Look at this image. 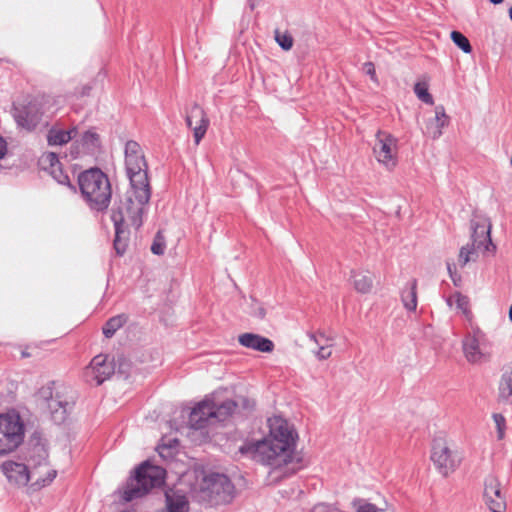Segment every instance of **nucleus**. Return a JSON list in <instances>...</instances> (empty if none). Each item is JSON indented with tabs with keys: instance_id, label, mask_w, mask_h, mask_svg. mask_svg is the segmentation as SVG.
I'll list each match as a JSON object with an SVG mask.
<instances>
[{
	"instance_id": "nucleus-52",
	"label": "nucleus",
	"mask_w": 512,
	"mask_h": 512,
	"mask_svg": "<svg viewBox=\"0 0 512 512\" xmlns=\"http://www.w3.org/2000/svg\"><path fill=\"white\" fill-rule=\"evenodd\" d=\"M248 403H249V401H248L247 399H244V405H245L246 407H248Z\"/></svg>"
},
{
	"instance_id": "nucleus-26",
	"label": "nucleus",
	"mask_w": 512,
	"mask_h": 512,
	"mask_svg": "<svg viewBox=\"0 0 512 512\" xmlns=\"http://www.w3.org/2000/svg\"><path fill=\"white\" fill-rule=\"evenodd\" d=\"M351 278H353V285L357 292L366 294L371 291L373 280L370 276L352 271Z\"/></svg>"
},
{
	"instance_id": "nucleus-10",
	"label": "nucleus",
	"mask_w": 512,
	"mask_h": 512,
	"mask_svg": "<svg viewBox=\"0 0 512 512\" xmlns=\"http://www.w3.org/2000/svg\"><path fill=\"white\" fill-rule=\"evenodd\" d=\"M12 115L19 127L32 131L40 123L43 112L41 105L32 100L24 105H13Z\"/></svg>"
},
{
	"instance_id": "nucleus-32",
	"label": "nucleus",
	"mask_w": 512,
	"mask_h": 512,
	"mask_svg": "<svg viewBox=\"0 0 512 512\" xmlns=\"http://www.w3.org/2000/svg\"><path fill=\"white\" fill-rule=\"evenodd\" d=\"M414 93L422 102L429 105L433 104L434 100L432 95L428 91V86L426 83L417 82L414 85Z\"/></svg>"
},
{
	"instance_id": "nucleus-3",
	"label": "nucleus",
	"mask_w": 512,
	"mask_h": 512,
	"mask_svg": "<svg viewBox=\"0 0 512 512\" xmlns=\"http://www.w3.org/2000/svg\"><path fill=\"white\" fill-rule=\"evenodd\" d=\"M78 186L88 207L104 212L109 207L112 189L108 176L99 168H90L78 176Z\"/></svg>"
},
{
	"instance_id": "nucleus-12",
	"label": "nucleus",
	"mask_w": 512,
	"mask_h": 512,
	"mask_svg": "<svg viewBox=\"0 0 512 512\" xmlns=\"http://www.w3.org/2000/svg\"><path fill=\"white\" fill-rule=\"evenodd\" d=\"M483 498L491 512L506 511V497L502 492L501 483L496 476L488 475L485 478Z\"/></svg>"
},
{
	"instance_id": "nucleus-40",
	"label": "nucleus",
	"mask_w": 512,
	"mask_h": 512,
	"mask_svg": "<svg viewBox=\"0 0 512 512\" xmlns=\"http://www.w3.org/2000/svg\"><path fill=\"white\" fill-rule=\"evenodd\" d=\"M250 314L257 319L262 320L266 316V310L260 303L253 301Z\"/></svg>"
},
{
	"instance_id": "nucleus-14",
	"label": "nucleus",
	"mask_w": 512,
	"mask_h": 512,
	"mask_svg": "<svg viewBox=\"0 0 512 512\" xmlns=\"http://www.w3.org/2000/svg\"><path fill=\"white\" fill-rule=\"evenodd\" d=\"M186 124L192 129L194 142L198 145L205 136L209 126V119L203 108L194 103L187 113Z\"/></svg>"
},
{
	"instance_id": "nucleus-34",
	"label": "nucleus",
	"mask_w": 512,
	"mask_h": 512,
	"mask_svg": "<svg viewBox=\"0 0 512 512\" xmlns=\"http://www.w3.org/2000/svg\"><path fill=\"white\" fill-rule=\"evenodd\" d=\"M308 337L318 347L321 346H333L334 339L325 335L323 332L308 333Z\"/></svg>"
},
{
	"instance_id": "nucleus-31",
	"label": "nucleus",
	"mask_w": 512,
	"mask_h": 512,
	"mask_svg": "<svg viewBox=\"0 0 512 512\" xmlns=\"http://www.w3.org/2000/svg\"><path fill=\"white\" fill-rule=\"evenodd\" d=\"M50 174L59 184L67 186L73 191H76L75 186L71 183L68 174L63 171L61 165L51 169Z\"/></svg>"
},
{
	"instance_id": "nucleus-36",
	"label": "nucleus",
	"mask_w": 512,
	"mask_h": 512,
	"mask_svg": "<svg viewBox=\"0 0 512 512\" xmlns=\"http://www.w3.org/2000/svg\"><path fill=\"white\" fill-rule=\"evenodd\" d=\"M166 248L165 237L163 236L161 231H158L154 237L153 243L151 245V252L155 255H163Z\"/></svg>"
},
{
	"instance_id": "nucleus-22",
	"label": "nucleus",
	"mask_w": 512,
	"mask_h": 512,
	"mask_svg": "<svg viewBox=\"0 0 512 512\" xmlns=\"http://www.w3.org/2000/svg\"><path fill=\"white\" fill-rule=\"evenodd\" d=\"M77 131L76 129L71 130H59L52 128L48 131L47 142L50 146L64 145L72 140Z\"/></svg>"
},
{
	"instance_id": "nucleus-50",
	"label": "nucleus",
	"mask_w": 512,
	"mask_h": 512,
	"mask_svg": "<svg viewBox=\"0 0 512 512\" xmlns=\"http://www.w3.org/2000/svg\"><path fill=\"white\" fill-rule=\"evenodd\" d=\"M509 16H510V19L512 21V5H511V8L509 9Z\"/></svg>"
},
{
	"instance_id": "nucleus-8",
	"label": "nucleus",
	"mask_w": 512,
	"mask_h": 512,
	"mask_svg": "<svg viewBox=\"0 0 512 512\" xmlns=\"http://www.w3.org/2000/svg\"><path fill=\"white\" fill-rule=\"evenodd\" d=\"M431 460L443 476H448L460 464V457L453 452L442 439L435 440L432 447Z\"/></svg>"
},
{
	"instance_id": "nucleus-33",
	"label": "nucleus",
	"mask_w": 512,
	"mask_h": 512,
	"mask_svg": "<svg viewBox=\"0 0 512 512\" xmlns=\"http://www.w3.org/2000/svg\"><path fill=\"white\" fill-rule=\"evenodd\" d=\"M113 364H115V373L118 376H121L124 379L128 378L131 364L125 357L119 356L116 362H113Z\"/></svg>"
},
{
	"instance_id": "nucleus-6",
	"label": "nucleus",
	"mask_w": 512,
	"mask_h": 512,
	"mask_svg": "<svg viewBox=\"0 0 512 512\" xmlns=\"http://www.w3.org/2000/svg\"><path fill=\"white\" fill-rule=\"evenodd\" d=\"M24 440V424L19 414L0 415V455L10 453Z\"/></svg>"
},
{
	"instance_id": "nucleus-44",
	"label": "nucleus",
	"mask_w": 512,
	"mask_h": 512,
	"mask_svg": "<svg viewBox=\"0 0 512 512\" xmlns=\"http://www.w3.org/2000/svg\"><path fill=\"white\" fill-rule=\"evenodd\" d=\"M311 512H333L332 507L325 503L316 504Z\"/></svg>"
},
{
	"instance_id": "nucleus-11",
	"label": "nucleus",
	"mask_w": 512,
	"mask_h": 512,
	"mask_svg": "<svg viewBox=\"0 0 512 512\" xmlns=\"http://www.w3.org/2000/svg\"><path fill=\"white\" fill-rule=\"evenodd\" d=\"M115 374V364L108 361V356L96 355L90 364L84 370V377L87 382H94L95 385H101L104 381Z\"/></svg>"
},
{
	"instance_id": "nucleus-20",
	"label": "nucleus",
	"mask_w": 512,
	"mask_h": 512,
	"mask_svg": "<svg viewBox=\"0 0 512 512\" xmlns=\"http://www.w3.org/2000/svg\"><path fill=\"white\" fill-rule=\"evenodd\" d=\"M189 502L184 494L175 491L165 493V508L157 512H188Z\"/></svg>"
},
{
	"instance_id": "nucleus-15",
	"label": "nucleus",
	"mask_w": 512,
	"mask_h": 512,
	"mask_svg": "<svg viewBox=\"0 0 512 512\" xmlns=\"http://www.w3.org/2000/svg\"><path fill=\"white\" fill-rule=\"evenodd\" d=\"M471 240L478 249L484 248L486 251L495 250L496 247L491 240V225L488 219L471 220Z\"/></svg>"
},
{
	"instance_id": "nucleus-45",
	"label": "nucleus",
	"mask_w": 512,
	"mask_h": 512,
	"mask_svg": "<svg viewBox=\"0 0 512 512\" xmlns=\"http://www.w3.org/2000/svg\"><path fill=\"white\" fill-rule=\"evenodd\" d=\"M7 152V143L2 136H0V159L4 158Z\"/></svg>"
},
{
	"instance_id": "nucleus-5",
	"label": "nucleus",
	"mask_w": 512,
	"mask_h": 512,
	"mask_svg": "<svg viewBox=\"0 0 512 512\" xmlns=\"http://www.w3.org/2000/svg\"><path fill=\"white\" fill-rule=\"evenodd\" d=\"M236 407L237 403L231 399L221 403L204 399L190 412L189 424L195 430L204 429L209 425L225 421L232 415Z\"/></svg>"
},
{
	"instance_id": "nucleus-39",
	"label": "nucleus",
	"mask_w": 512,
	"mask_h": 512,
	"mask_svg": "<svg viewBox=\"0 0 512 512\" xmlns=\"http://www.w3.org/2000/svg\"><path fill=\"white\" fill-rule=\"evenodd\" d=\"M453 297L456 300V306L460 309L464 314L469 312V299L467 296L462 295L460 292H456Z\"/></svg>"
},
{
	"instance_id": "nucleus-19",
	"label": "nucleus",
	"mask_w": 512,
	"mask_h": 512,
	"mask_svg": "<svg viewBox=\"0 0 512 512\" xmlns=\"http://www.w3.org/2000/svg\"><path fill=\"white\" fill-rule=\"evenodd\" d=\"M463 351L470 363H479L486 358L485 352L480 347V340L475 334L465 337Z\"/></svg>"
},
{
	"instance_id": "nucleus-17",
	"label": "nucleus",
	"mask_w": 512,
	"mask_h": 512,
	"mask_svg": "<svg viewBox=\"0 0 512 512\" xmlns=\"http://www.w3.org/2000/svg\"><path fill=\"white\" fill-rule=\"evenodd\" d=\"M239 343L249 349L270 353L274 350V343L270 339L254 333H243L238 337Z\"/></svg>"
},
{
	"instance_id": "nucleus-35",
	"label": "nucleus",
	"mask_w": 512,
	"mask_h": 512,
	"mask_svg": "<svg viewBox=\"0 0 512 512\" xmlns=\"http://www.w3.org/2000/svg\"><path fill=\"white\" fill-rule=\"evenodd\" d=\"M275 41L285 51H288L293 46V37L288 32H280L275 30Z\"/></svg>"
},
{
	"instance_id": "nucleus-28",
	"label": "nucleus",
	"mask_w": 512,
	"mask_h": 512,
	"mask_svg": "<svg viewBox=\"0 0 512 512\" xmlns=\"http://www.w3.org/2000/svg\"><path fill=\"white\" fill-rule=\"evenodd\" d=\"M48 452L42 445H36L33 447L29 454V463L33 467L41 466V465H48Z\"/></svg>"
},
{
	"instance_id": "nucleus-9",
	"label": "nucleus",
	"mask_w": 512,
	"mask_h": 512,
	"mask_svg": "<svg viewBox=\"0 0 512 512\" xmlns=\"http://www.w3.org/2000/svg\"><path fill=\"white\" fill-rule=\"evenodd\" d=\"M397 139L388 132L379 130L376 133V142L373 152L379 163L392 169L396 166L395 150Z\"/></svg>"
},
{
	"instance_id": "nucleus-47",
	"label": "nucleus",
	"mask_w": 512,
	"mask_h": 512,
	"mask_svg": "<svg viewBox=\"0 0 512 512\" xmlns=\"http://www.w3.org/2000/svg\"><path fill=\"white\" fill-rule=\"evenodd\" d=\"M492 4L497 5L501 4L504 0H489Z\"/></svg>"
},
{
	"instance_id": "nucleus-49",
	"label": "nucleus",
	"mask_w": 512,
	"mask_h": 512,
	"mask_svg": "<svg viewBox=\"0 0 512 512\" xmlns=\"http://www.w3.org/2000/svg\"><path fill=\"white\" fill-rule=\"evenodd\" d=\"M509 320L512 322V305L510 306L509 309Z\"/></svg>"
},
{
	"instance_id": "nucleus-1",
	"label": "nucleus",
	"mask_w": 512,
	"mask_h": 512,
	"mask_svg": "<svg viewBox=\"0 0 512 512\" xmlns=\"http://www.w3.org/2000/svg\"><path fill=\"white\" fill-rule=\"evenodd\" d=\"M268 427L267 437L243 445L240 452L250 453L254 460L274 468L291 463L297 439L296 431L280 416L269 418Z\"/></svg>"
},
{
	"instance_id": "nucleus-25",
	"label": "nucleus",
	"mask_w": 512,
	"mask_h": 512,
	"mask_svg": "<svg viewBox=\"0 0 512 512\" xmlns=\"http://www.w3.org/2000/svg\"><path fill=\"white\" fill-rule=\"evenodd\" d=\"M127 322V316L125 314H119L108 319L103 325L102 332L106 338H111L114 336L116 331H118L124 324Z\"/></svg>"
},
{
	"instance_id": "nucleus-29",
	"label": "nucleus",
	"mask_w": 512,
	"mask_h": 512,
	"mask_svg": "<svg viewBox=\"0 0 512 512\" xmlns=\"http://www.w3.org/2000/svg\"><path fill=\"white\" fill-rule=\"evenodd\" d=\"M477 245H473V242L471 244H467L463 246L460 249L459 252V263L463 267L465 266L470 260L475 261L477 258Z\"/></svg>"
},
{
	"instance_id": "nucleus-23",
	"label": "nucleus",
	"mask_w": 512,
	"mask_h": 512,
	"mask_svg": "<svg viewBox=\"0 0 512 512\" xmlns=\"http://www.w3.org/2000/svg\"><path fill=\"white\" fill-rule=\"evenodd\" d=\"M401 300L408 311H415L417 308V280L412 279L402 290Z\"/></svg>"
},
{
	"instance_id": "nucleus-16",
	"label": "nucleus",
	"mask_w": 512,
	"mask_h": 512,
	"mask_svg": "<svg viewBox=\"0 0 512 512\" xmlns=\"http://www.w3.org/2000/svg\"><path fill=\"white\" fill-rule=\"evenodd\" d=\"M1 470L11 483L19 486L27 485L31 475L35 473L30 472L27 465L13 461H5L1 465Z\"/></svg>"
},
{
	"instance_id": "nucleus-42",
	"label": "nucleus",
	"mask_w": 512,
	"mask_h": 512,
	"mask_svg": "<svg viewBox=\"0 0 512 512\" xmlns=\"http://www.w3.org/2000/svg\"><path fill=\"white\" fill-rule=\"evenodd\" d=\"M43 161L47 162L49 164V169L50 170L53 169V168H56L59 165H61V163H60V161L58 159L57 154H55L53 152L47 153L44 156Z\"/></svg>"
},
{
	"instance_id": "nucleus-2",
	"label": "nucleus",
	"mask_w": 512,
	"mask_h": 512,
	"mask_svg": "<svg viewBox=\"0 0 512 512\" xmlns=\"http://www.w3.org/2000/svg\"><path fill=\"white\" fill-rule=\"evenodd\" d=\"M125 169L130 182L125 211L136 228L143 224V214L151 198L152 190L148 177V164L140 144L129 140L125 144Z\"/></svg>"
},
{
	"instance_id": "nucleus-13",
	"label": "nucleus",
	"mask_w": 512,
	"mask_h": 512,
	"mask_svg": "<svg viewBox=\"0 0 512 512\" xmlns=\"http://www.w3.org/2000/svg\"><path fill=\"white\" fill-rule=\"evenodd\" d=\"M111 220L115 228L113 246L116 253L122 256L127 250L129 240V231L125 226V212L122 207L112 208Z\"/></svg>"
},
{
	"instance_id": "nucleus-21",
	"label": "nucleus",
	"mask_w": 512,
	"mask_h": 512,
	"mask_svg": "<svg viewBox=\"0 0 512 512\" xmlns=\"http://www.w3.org/2000/svg\"><path fill=\"white\" fill-rule=\"evenodd\" d=\"M449 118L445 113L443 106L435 108V117L427 124V130L433 139H437L442 135V128L448 125Z\"/></svg>"
},
{
	"instance_id": "nucleus-46",
	"label": "nucleus",
	"mask_w": 512,
	"mask_h": 512,
	"mask_svg": "<svg viewBox=\"0 0 512 512\" xmlns=\"http://www.w3.org/2000/svg\"><path fill=\"white\" fill-rule=\"evenodd\" d=\"M452 266H454V264H450V263H447V269H448V272L453 280V282L456 284V279L454 277V272L452 270Z\"/></svg>"
},
{
	"instance_id": "nucleus-41",
	"label": "nucleus",
	"mask_w": 512,
	"mask_h": 512,
	"mask_svg": "<svg viewBox=\"0 0 512 512\" xmlns=\"http://www.w3.org/2000/svg\"><path fill=\"white\" fill-rule=\"evenodd\" d=\"M313 352L319 360H326L332 355V346H321Z\"/></svg>"
},
{
	"instance_id": "nucleus-43",
	"label": "nucleus",
	"mask_w": 512,
	"mask_h": 512,
	"mask_svg": "<svg viewBox=\"0 0 512 512\" xmlns=\"http://www.w3.org/2000/svg\"><path fill=\"white\" fill-rule=\"evenodd\" d=\"M363 69H364L365 73L370 76L372 81H374L376 83L378 82L375 66L372 62L364 63Z\"/></svg>"
},
{
	"instance_id": "nucleus-48",
	"label": "nucleus",
	"mask_w": 512,
	"mask_h": 512,
	"mask_svg": "<svg viewBox=\"0 0 512 512\" xmlns=\"http://www.w3.org/2000/svg\"><path fill=\"white\" fill-rule=\"evenodd\" d=\"M249 6L252 10L255 8V4H254L253 0H249Z\"/></svg>"
},
{
	"instance_id": "nucleus-4",
	"label": "nucleus",
	"mask_w": 512,
	"mask_h": 512,
	"mask_svg": "<svg viewBox=\"0 0 512 512\" xmlns=\"http://www.w3.org/2000/svg\"><path fill=\"white\" fill-rule=\"evenodd\" d=\"M166 471L160 466L144 461L135 470L121 493L124 502H130L148 494L153 488L162 486L165 482Z\"/></svg>"
},
{
	"instance_id": "nucleus-51",
	"label": "nucleus",
	"mask_w": 512,
	"mask_h": 512,
	"mask_svg": "<svg viewBox=\"0 0 512 512\" xmlns=\"http://www.w3.org/2000/svg\"><path fill=\"white\" fill-rule=\"evenodd\" d=\"M447 304H448L449 306H451V305H452V299H451V298H449V299L447 300Z\"/></svg>"
},
{
	"instance_id": "nucleus-37",
	"label": "nucleus",
	"mask_w": 512,
	"mask_h": 512,
	"mask_svg": "<svg viewBox=\"0 0 512 512\" xmlns=\"http://www.w3.org/2000/svg\"><path fill=\"white\" fill-rule=\"evenodd\" d=\"M57 472L55 470H50L47 472V475L45 478H37L34 483L31 484V488L33 490L41 489L42 487H45L46 485H49L56 477Z\"/></svg>"
},
{
	"instance_id": "nucleus-24",
	"label": "nucleus",
	"mask_w": 512,
	"mask_h": 512,
	"mask_svg": "<svg viewBox=\"0 0 512 512\" xmlns=\"http://www.w3.org/2000/svg\"><path fill=\"white\" fill-rule=\"evenodd\" d=\"M498 390L499 401L512 403V368L502 374Z\"/></svg>"
},
{
	"instance_id": "nucleus-27",
	"label": "nucleus",
	"mask_w": 512,
	"mask_h": 512,
	"mask_svg": "<svg viewBox=\"0 0 512 512\" xmlns=\"http://www.w3.org/2000/svg\"><path fill=\"white\" fill-rule=\"evenodd\" d=\"M82 146L90 153H95L101 146L99 134L94 129H89L82 135Z\"/></svg>"
},
{
	"instance_id": "nucleus-7",
	"label": "nucleus",
	"mask_w": 512,
	"mask_h": 512,
	"mask_svg": "<svg viewBox=\"0 0 512 512\" xmlns=\"http://www.w3.org/2000/svg\"><path fill=\"white\" fill-rule=\"evenodd\" d=\"M202 491L214 504H223L231 501L234 485L226 475L211 473L204 477Z\"/></svg>"
},
{
	"instance_id": "nucleus-18",
	"label": "nucleus",
	"mask_w": 512,
	"mask_h": 512,
	"mask_svg": "<svg viewBox=\"0 0 512 512\" xmlns=\"http://www.w3.org/2000/svg\"><path fill=\"white\" fill-rule=\"evenodd\" d=\"M47 405L50 410L51 419L55 424L59 425L66 421L74 403L63 400L60 396L56 395V397H51L48 400Z\"/></svg>"
},
{
	"instance_id": "nucleus-30",
	"label": "nucleus",
	"mask_w": 512,
	"mask_h": 512,
	"mask_svg": "<svg viewBox=\"0 0 512 512\" xmlns=\"http://www.w3.org/2000/svg\"><path fill=\"white\" fill-rule=\"evenodd\" d=\"M450 37L453 43L457 47H459L464 53L472 52V46L468 38L463 33L459 31H452Z\"/></svg>"
},
{
	"instance_id": "nucleus-38",
	"label": "nucleus",
	"mask_w": 512,
	"mask_h": 512,
	"mask_svg": "<svg viewBox=\"0 0 512 512\" xmlns=\"http://www.w3.org/2000/svg\"><path fill=\"white\" fill-rule=\"evenodd\" d=\"M493 419L497 428V437L499 440H501L504 437V431L506 428L505 417L500 413H494Z\"/></svg>"
}]
</instances>
